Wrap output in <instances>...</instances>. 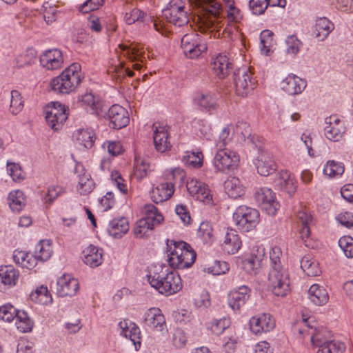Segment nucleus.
<instances>
[{
	"mask_svg": "<svg viewBox=\"0 0 353 353\" xmlns=\"http://www.w3.org/2000/svg\"><path fill=\"white\" fill-rule=\"evenodd\" d=\"M148 280L152 288L165 296L178 292L183 286L177 272L166 267H155L154 271L148 275Z\"/></svg>",
	"mask_w": 353,
	"mask_h": 353,
	"instance_id": "f257e3e1",
	"label": "nucleus"
},
{
	"mask_svg": "<svg viewBox=\"0 0 353 353\" xmlns=\"http://www.w3.org/2000/svg\"><path fill=\"white\" fill-rule=\"evenodd\" d=\"M168 261L176 269H185L191 267L196 258V253L190 244L174 240L167 241Z\"/></svg>",
	"mask_w": 353,
	"mask_h": 353,
	"instance_id": "f03ea898",
	"label": "nucleus"
},
{
	"mask_svg": "<svg viewBox=\"0 0 353 353\" xmlns=\"http://www.w3.org/2000/svg\"><path fill=\"white\" fill-rule=\"evenodd\" d=\"M83 78L84 74L81 65L79 63H73L59 76L52 79L50 87L54 92L69 94L80 85Z\"/></svg>",
	"mask_w": 353,
	"mask_h": 353,
	"instance_id": "7ed1b4c3",
	"label": "nucleus"
},
{
	"mask_svg": "<svg viewBox=\"0 0 353 353\" xmlns=\"http://www.w3.org/2000/svg\"><path fill=\"white\" fill-rule=\"evenodd\" d=\"M143 213L145 216L136 222L133 229L137 238L148 237L154 228L163 221V215L152 204H146L143 208Z\"/></svg>",
	"mask_w": 353,
	"mask_h": 353,
	"instance_id": "20e7f679",
	"label": "nucleus"
},
{
	"mask_svg": "<svg viewBox=\"0 0 353 353\" xmlns=\"http://www.w3.org/2000/svg\"><path fill=\"white\" fill-rule=\"evenodd\" d=\"M162 13L163 17L175 26L183 27L189 22L188 10L182 0H171Z\"/></svg>",
	"mask_w": 353,
	"mask_h": 353,
	"instance_id": "39448f33",
	"label": "nucleus"
},
{
	"mask_svg": "<svg viewBox=\"0 0 353 353\" xmlns=\"http://www.w3.org/2000/svg\"><path fill=\"white\" fill-rule=\"evenodd\" d=\"M232 217L236 228L243 232L252 230L259 222L258 210L246 205L239 206Z\"/></svg>",
	"mask_w": 353,
	"mask_h": 353,
	"instance_id": "423d86ee",
	"label": "nucleus"
},
{
	"mask_svg": "<svg viewBox=\"0 0 353 353\" xmlns=\"http://www.w3.org/2000/svg\"><path fill=\"white\" fill-rule=\"evenodd\" d=\"M181 43L185 56L190 59L198 58L207 50V46L201 36L195 32L185 34Z\"/></svg>",
	"mask_w": 353,
	"mask_h": 353,
	"instance_id": "0eeeda50",
	"label": "nucleus"
},
{
	"mask_svg": "<svg viewBox=\"0 0 353 353\" xmlns=\"http://www.w3.org/2000/svg\"><path fill=\"white\" fill-rule=\"evenodd\" d=\"M268 284L273 294L277 296H285L290 292V276L286 269L270 270Z\"/></svg>",
	"mask_w": 353,
	"mask_h": 353,
	"instance_id": "6e6552de",
	"label": "nucleus"
},
{
	"mask_svg": "<svg viewBox=\"0 0 353 353\" xmlns=\"http://www.w3.org/2000/svg\"><path fill=\"white\" fill-rule=\"evenodd\" d=\"M240 158L237 152L228 149L218 150L213 159L215 169L221 172L234 170L239 165Z\"/></svg>",
	"mask_w": 353,
	"mask_h": 353,
	"instance_id": "1a4fd4ad",
	"label": "nucleus"
},
{
	"mask_svg": "<svg viewBox=\"0 0 353 353\" xmlns=\"http://www.w3.org/2000/svg\"><path fill=\"white\" fill-rule=\"evenodd\" d=\"M46 120L48 125L54 130H59L68 119L64 105L59 102H52L45 108Z\"/></svg>",
	"mask_w": 353,
	"mask_h": 353,
	"instance_id": "9d476101",
	"label": "nucleus"
},
{
	"mask_svg": "<svg viewBox=\"0 0 353 353\" xmlns=\"http://www.w3.org/2000/svg\"><path fill=\"white\" fill-rule=\"evenodd\" d=\"M254 198L258 205L269 215H275L280 207L275 193L270 188H258L254 193Z\"/></svg>",
	"mask_w": 353,
	"mask_h": 353,
	"instance_id": "9b49d317",
	"label": "nucleus"
},
{
	"mask_svg": "<svg viewBox=\"0 0 353 353\" xmlns=\"http://www.w3.org/2000/svg\"><path fill=\"white\" fill-rule=\"evenodd\" d=\"M234 81L237 94L243 97H246L256 85V81L250 69L247 68L236 70L234 73Z\"/></svg>",
	"mask_w": 353,
	"mask_h": 353,
	"instance_id": "f8f14e48",
	"label": "nucleus"
},
{
	"mask_svg": "<svg viewBox=\"0 0 353 353\" xmlns=\"http://www.w3.org/2000/svg\"><path fill=\"white\" fill-rule=\"evenodd\" d=\"M222 250L228 254H234L242 246V241L238 232L230 228H227L220 239Z\"/></svg>",
	"mask_w": 353,
	"mask_h": 353,
	"instance_id": "ddd939ff",
	"label": "nucleus"
},
{
	"mask_svg": "<svg viewBox=\"0 0 353 353\" xmlns=\"http://www.w3.org/2000/svg\"><path fill=\"white\" fill-rule=\"evenodd\" d=\"M311 342L319 347L316 353H343L345 346L343 343L332 340L323 341L319 332L311 336Z\"/></svg>",
	"mask_w": 353,
	"mask_h": 353,
	"instance_id": "4468645a",
	"label": "nucleus"
},
{
	"mask_svg": "<svg viewBox=\"0 0 353 353\" xmlns=\"http://www.w3.org/2000/svg\"><path fill=\"white\" fill-rule=\"evenodd\" d=\"M107 117L111 127L117 130L125 127L130 122L128 111L117 104H114L109 108Z\"/></svg>",
	"mask_w": 353,
	"mask_h": 353,
	"instance_id": "2eb2a0df",
	"label": "nucleus"
},
{
	"mask_svg": "<svg viewBox=\"0 0 353 353\" xmlns=\"http://www.w3.org/2000/svg\"><path fill=\"white\" fill-rule=\"evenodd\" d=\"M327 126L325 128V137L332 141H339L345 132V127L336 115L325 119Z\"/></svg>",
	"mask_w": 353,
	"mask_h": 353,
	"instance_id": "dca6fc26",
	"label": "nucleus"
},
{
	"mask_svg": "<svg viewBox=\"0 0 353 353\" xmlns=\"http://www.w3.org/2000/svg\"><path fill=\"white\" fill-rule=\"evenodd\" d=\"M274 327L275 321L270 314L254 316L250 320V330L255 334L270 332Z\"/></svg>",
	"mask_w": 353,
	"mask_h": 353,
	"instance_id": "f3484780",
	"label": "nucleus"
},
{
	"mask_svg": "<svg viewBox=\"0 0 353 353\" xmlns=\"http://www.w3.org/2000/svg\"><path fill=\"white\" fill-rule=\"evenodd\" d=\"M143 323L145 325L154 330L161 332L167 330L165 316L158 307H151L146 311Z\"/></svg>",
	"mask_w": 353,
	"mask_h": 353,
	"instance_id": "a211bd4d",
	"label": "nucleus"
},
{
	"mask_svg": "<svg viewBox=\"0 0 353 353\" xmlns=\"http://www.w3.org/2000/svg\"><path fill=\"white\" fill-rule=\"evenodd\" d=\"M79 290L78 280L70 274H63L57 283V294L61 297L72 296Z\"/></svg>",
	"mask_w": 353,
	"mask_h": 353,
	"instance_id": "6ab92c4d",
	"label": "nucleus"
},
{
	"mask_svg": "<svg viewBox=\"0 0 353 353\" xmlns=\"http://www.w3.org/2000/svg\"><path fill=\"white\" fill-rule=\"evenodd\" d=\"M255 164L258 173L265 176L272 174L278 168V165L272 154L268 152H261L259 154Z\"/></svg>",
	"mask_w": 353,
	"mask_h": 353,
	"instance_id": "aec40b11",
	"label": "nucleus"
},
{
	"mask_svg": "<svg viewBox=\"0 0 353 353\" xmlns=\"http://www.w3.org/2000/svg\"><path fill=\"white\" fill-rule=\"evenodd\" d=\"M251 289L247 285H241L232 290L228 295V304L233 310H240L250 299Z\"/></svg>",
	"mask_w": 353,
	"mask_h": 353,
	"instance_id": "412c9836",
	"label": "nucleus"
},
{
	"mask_svg": "<svg viewBox=\"0 0 353 353\" xmlns=\"http://www.w3.org/2000/svg\"><path fill=\"white\" fill-rule=\"evenodd\" d=\"M41 65L48 70H57L62 67L63 57L62 52L58 49L46 50L40 57Z\"/></svg>",
	"mask_w": 353,
	"mask_h": 353,
	"instance_id": "4be33fe9",
	"label": "nucleus"
},
{
	"mask_svg": "<svg viewBox=\"0 0 353 353\" xmlns=\"http://www.w3.org/2000/svg\"><path fill=\"white\" fill-rule=\"evenodd\" d=\"M187 189L190 194L198 201L208 203L212 199L208 185L197 179L188 181Z\"/></svg>",
	"mask_w": 353,
	"mask_h": 353,
	"instance_id": "5701e85b",
	"label": "nucleus"
},
{
	"mask_svg": "<svg viewBox=\"0 0 353 353\" xmlns=\"http://www.w3.org/2000/svg\"><path fill=\"white\" fill-rule=\"evenodd\" d=\"M263 256V254L252 252L250 254L240 259L238 263L248 274L256 275L261 268Z\"/></svg>",
	"mask_w": 353,
	"mask_h": 353,
	"instance_id": "b1692460",
	"label": "nucleus"
},
{
	"mask_svg": "<svg viewBox=\"0 0 353 353\" xmlns=\"http://www.w3.org/2000/svg\"><path fill=\"white\" fill-rule=\"evenodd\" d=\"M211 69L213 73L220 79L227 77L232 69V64L225 54H219L212 59Z\"/></svg>",
	"mask_w": 353,
	"mask_h": 353,
	"instance_id": "393cba45",
	"label": "nucleus"
},
{
	"mask_svg": "<svg viewBox=\"0 0 353 353\" xmlns=\"http://www.w3.org/2000/svg\"><path fill=\"white\" fill-rule=\"evenodd\" d=\"M153 129L154 144L156 150L160 152H164L170 149L171 145L168 141V132L166 128L159 123H154Z\"/></svg>",
	"mask_w": 353,
	"mask_h": 353,
	"instance_id": "a878e982",
	"label": "nucleus"
},
{
	"mask_svg": "<svg viewBox=\"0 0 353 353\" xmlns=\"http://www.w3.org/2000/svg\"><path fill=\"white\" fill-rule=\"evenodd\" d=\"M75 173L78 174L77 190L79 193L84 195L90 193L94 188V183L90 174L85 171L83 165L80 163L76 165Z\"/></svg>",
	"mask_w": 353,
	"mask_h": 353,
	"instance_id": "bb28decb",
	"label": "nucleus"
},
{
	"mask_svg": "<svg viewBox=\"0 0 353 353\" xmlns=\"http://www.w3.org/2000/svg\"><path fill=\"white\" fill-rule=\"evenodd\" d=\"M174 192V183L164 182L152 188L150 192V197L153 202L159 203L168 200Z\"/></svg>",
	"mask_w": 353,
	"mask_h": 353,
	"instance_id": "cd10ccee",
	"label": "nucleus"
},
{
	"mask_svg": "<svg viewBox=\"0 0 353 353\" xmlns=\"http://www.w3.org/2000/svg\"><path fill=\"white\" fill-rule=\"evenodd\" d=\"M306 87V81L299 77L288 75L282 82V90L290 95H295L302 92Z\"/></svg>",
	"mask_w": 353,
	"mask_h": 353,
	"instance_id": "c85d7f7f",
	"label": "nucleus"
},
{
	"mask_svg": "<svg viewBox=\"0 0 353 353\" xmlns=\"http://www.w3.org/2000/svg\"><path fill=\"white\" fill-rule=\"evenodd\" d=\"M81 105L92 114H99L102 110L103 102L100 97L92 92H86L79 98Z\"/></svg>",
	"mask_w": 353,
	"mask_h": 353,
	"instance_id": "c756f323",
	"label": "nucleus"
},
{
	"mask_svg": "<svg viewBox=\"0 0 353 353\" xmlns=\"http://www.w3.org/2000/svg\"><path fill=\"white\" fill-rule=\"evenodd\" d=\"M276 185L281 190L286 192L290 195L296 191V181L294 176L288 170H281L278 173L276 180Z\"/></svg>",
	"mask_w": 353,
	"mask_h": 353,
	"instance_id": "7c9ffc66",
	"label": "nucleus"
},
{
	"mask_svg": "<svg viewBox=\"0 0 353 353\" xmlns=\"http://www.w3.org/2000/svg\"><path fill=\"white\" fill-rule=\"evenodd\" d=\"M120 327L121 328V334L126 338H129L134 345L135 350H138L141 347V331L139 327L134 323H130L128 325L125 321L119 323Z\"/></svg>",
	"mask_w": 353,
	"mask_h": 353,
	"instance_id": "2f4dec72",
	"label": "nucleus"
},
{
	"mask_svg": "<svg viewBox=\"0 0 353 353\" xmlns=\"http://www.w3.org/2000/svg\"><path fill=\"white\" fill-rule=\"evenodd\" d=\"M194 102L202 111H213L217 107L215 97L208 92H196L194 97Z\"/></svg>",
	"mask_w": 353,
	"mask_h": 353,
	"instance_id": "473e14b6",
	"label": "nucleus"
},
{
	"mask_svg": "<svg viewBox=\"0 0 353 353\" xmlns=\"http://www.w3.org/2000/svg\"><path fill=\"white\" fill-rule=\"evenodd\" d=\"M119 48L121 49L123 55L131 62H143L145 52L139 43H131L130 45L120 44Z\"/></svg>",
	"mask_w": 353,
	"mask_h": 353,
	"instance_id": "72a5a7b5",
	"label": "nucleus"
},
{
	"mask_svg": "<svg viewBox=\"0 0 353 353\" xmlns=\"http://www.w3.org/2000/svg\"><path fill=\"white\" fill-rule=\"evenodd\" d=\"M83 253L84 263L91 268L98 267L103 262V250L96 246L89 245Z\"/></svg>",
	"mask_w": 353,
	"mask_h": 353,
	"instance_id": "f704fd0d",
	"label": "nucleus"
},
{
	"mask_svg": "<svg viewBox=\"0 0 353 353\" xmlns=\"http://www.w3.org/2000/svg\"><path fill=\"white\" fill-rule=\"evenodd\" d=\"M74 141L77 144L85 148H91L95 141V134L92 130L79 129L73 134Z\"/></svg>",
	"mask_w": 353,
	"mask_h": 353,
	"instance_id": "c9c22d12",
	"label": "nucleus"
},
{
	"mask_svg": "<svg viewBox=\"0 0 353 353\" xmlns=\"http://www.w3.org/2000/svg\"><path fill=\"white\" fill-rule=\"evenodd\" d=\"M225 193L231 198L237 199L244 194V187L239 178L230 176L224 182Z\"/></svg>",
	"mask_w": 353,
	"mask_h": 353,
	"instance_id": "e433bc0d",
	"label": "nucleus"
},
{
	"mask_svg": "<svg viewBox=\"0 0 353 353\" xmlns=\"http://www.w3.org/2000/svg\"><path fill=\"white\" fill-rule=\"evenodd\" d=\"M14 263L23 268L31 270L34 268L37 262L34 255L22 250H14L13 252Z\"/></svg>",
	"mask_w": 353,
	"mask_h": 353,
	"instance_id": "4c0bfd02",
	"label": "nucleus"
},
{
	"mask_svg": "<svg viewBox=\"0 0 353 353\" xmlns=\"http://www.w3.org/2000/svg\"><path fill=\"white\" fill-rule=\"evenodd\" d=\"M310 301L316 305H323L329 300V295L326 289L319 284H313L308 290Z\"/></svg>",
	"mask_w": 353,
	"mask_h": 353,
	"instance_id": "58836bf2",
	"label": "nucleus"
},
{
	"mask_svg": "<svg viewBox=\"0 0 353 353\" xmlns=\"http://www.w3.org/2000/svg\"><path fill=\"white\" fill-rule=\"evenodd\" d=\"M334 28V24L327 18L321 17L316 21L314 34L319 41H323Z\"/></svg>",
	"mask_w": 353,
	"mask_h": 353,
	"instance_id": "ea45409f",
	"label": "nucleus"
},
{
	"mask_svg": "<svg viewBox=\"0 0 353 353\" xmlns=\"http://www.w3.org/2000/svg\"><path fill=\"white\" fill-rule=\"evenodd\" d=\"M129 223L127 219L122 217L112 220L108 228L109 234L114 238H121L129 230Z\"/></svg>",
	"mask_w": 353,
	"mask_h": 353,
	"instance_id": "a19ab883",
	"label": "nucleus"
},
{
	"mask_svg": "<svg viewBox=\"0 0 353 353\" xmlns=\"http://www.w3.org/2000/svg\"><path fill=\"white\" fill-rule=\"evenodd\" d=\"M0 278L5 285L14 286L19 278V272L12 265L0 267Z\"/></svg>",
	"mask_w": 353,
	"mask_h": 353,
	"instance_id": "79ce46f5",
	"label": "nucleus"
},
{
	"mask_svg": "<svg viewBox=\"0 0 353 353\" xmlns=\"http://www.w3.org/2000/svg\"><path fill=\"white\" fill-rule=\"evenodd\" d=\"M8 205L13 212H19L26 204V197L21 190L11 191L8 196Z\"/></svg>",
	"mask_w": 353,
	"mask_h": 353,
	"instance_id": "37998d69",
	"label": "nucleus"
},
{
	"mask_svg": "<svg viewBox=\"0 0 353 353\" xmlns=\"http://www.w3.org/2000/svg\"><path fill=\"white\" fill-rule=\"evenodd\" d=\"M296 216L299 222L301 224L300 230L301 237L303 240L309 238L310 235V225L313 221L312 215L306 209H303L297 212Z\"/></svg>",
	"mask_w": 353,
	"mask_h": 353,
	"instance_id": "c03bdc74",
	"label": "nucleus"
},
{
	"mask_svg": "<svg viewBox=\"0 0 353 353\" xmlns=\"http://www.w3.org/2000/svg\"><path fill=\"white\" fill-rule=\"evenodd\" d=\"M108 72L116 81H121L126 76L130 77L134 76V72L130 69L129 66L125 68L123 61H119L118 64L110 66Z\"/></svg>",
	"mask_w": 353,
	"mask_h": 353,
	"instance_id": "a18cd8bd",
	"label": "nucleus"
},
{
	"mask_svg": "<svg viewBox=\"0 0 353 353\" xmlns=\"http://www.w3.org/2000/svg\"><path fill=\"white\" fill-rule=\"evenodd\" d=\"M15 319L17 328L20 332L26 333L32 331L34 322L30 318L26 312L23 310H19Z\"/></svg>",
	"mask_w": 353,
	"mask_h": 353,
	"instance_id": "49530a36",
	"label": "nucleus"
},
{
	"mask_svg": "<svg viewBox=\"0 0 353 353\" xmlns=\"http://www.w3.org/2000/svg\"><path fill=\"white\" fill-rule=\"evenodd\" d=\"M301 268L310 276H315L321 273L319 263L310 256H304L301 261Z\"/></svg>",
	"mask_w": 353,
	"mask_h": 353,
	"instance_id": "de8ad7c7",
	"label": "nucleus"
},
{
	"mask_svg": "<svg viewBox=\"0 0 353 353\" xmlns=\"http://www.w3.org/2000/svg\"><path fill=\"white\" fill-rule=\"evenodd\" d=\"M52 252L51 243L48 240H41L36 246L34 257L37 261H46L50 258Z\"/></svg>",
	"mask_w": 353,
	"mask_h": 353,
	"instance_id": "09e8293b",
	"label": "nucleus"
},
{
	"mask_svg": "<svg viewBox=\"0 0 353 353\" xmlns=\"http://www.w3.org/2000/svg\"><path fill=\"white\" fill-rule=\"evenodd\" d=\"M182 161L191 168H199L203 165V154L201 152L187 151L183 157Z\"/></svg>",
	"mask_w": 353,
	"mask_h": 353,
	"instance_id": "8fccbe9b",
	"label": "nucleus"
},
{
	"mask_svg": "<svg viewBox=\"0 0 353 353\" xmlns=\"http://www.w3.org/2000/svg\"><path fill=\"white\" fill-rule=\"evenodd\" d=\"M30 299L40 304H48L52 301V298L48 288L44 285L37 288L34 292H32L30 294Z\"/></svg>",
	"mask_w": 353,
	"mask_h": 353,
	"instance_id": "3c124183",
	"label": "nucleus"
},
{
	"mask_svg": "<svg viewBox=\"0 0 353 353\" xmlns=\"http://www.w3.org/2000/svg\"><path fill=\"white\" fill-rule=\"evenodd\" d=\"M37 51L33 48H28L24 52L19 54L17 59V65L19 68L32 64L37 59Z\"/></svg>",
	"mask_w": 353,
	"mask_h": 353,
	"instance_id": "603ef678",
	"label": "nucleus"
},
{
	"mask_svg": "<svg viewBox=\"0 0 353 353\" xmlns=\"http://www.w3.org/2000/svg\"><path fill=\"white\" fill-rule=\"evenodd\" d=\"M150 163L143 158L136 157L134 159V174L139 179L147 176L149 172Z\"/></svg>",
	"mask_w": 353,
	"mask_h": 353,
	"instance_id": "864d4df0",
	"label": "nucleus"
},
{
	"mask_svg": "<svg viewBox=\"0 0 353 353\" xmlns=\"http://www.w3.org/2000/svg\"><path fill=\"white\" fill-rule=\"evenodd\" d=\"M24 101L18 90L11 91V99L9 110L12 114H17L23 108Z\"/></svg>",
	"mask_w": 353,
	"mask_h": 353,
	"instance_id": "5fc2aeb1",
	"label": "nucleus"
},
{
	"mask_svg": "<svg viewBox=\"0 0 353 353\" xmlns=\"http://www.w3.org/2000/svg\"><path fill=\"white\" fill-rule=\"evenodd\" d=\"M343 163L334 161H328L323 168V173L329 177L341 176L344 172Z\"/></svg>",
	"mask_w": 353,
	"mask_h": 353,
	"instance_id": "6e6d98bb",
	"label": "nucleus"
},
{
	"mask_svg": "<svg viewBox=\"0 0 353 353\" xmlns=\"http://www.w3.org/2000/svg\"><path fill=\"white\" fill-rule=\"evenodd\" d=\"M230 324V319L229 318L223 317L222 319H214L211 321L208 327L213 334L219 335L222 334L224 330L229 328Z\"/></svg>",
	"mask_w": 353,
	"mask_h": 353,
	"instance_id": "4d7b16f0",
	"label": "nucleus"
},
{
	"mask_svg": "<svg viewBox=\"0 0 353 353\" xmlns=\"http://www.w3.org/2000/svg\"><path fill=\"white\" fill-rule=\"evenodd\" d=\"M283 253L279 247H273L270 252V270H280L285 269L282 265L281 257Z\"/></svg>",
	"mask_w": 353,
	"mask_h": 353,
	"instance_id": "13d9d810",
	"label": "nucleus"
},
{
	"mask_svg": "<svg viewBox=\"0 0 353 353\" xmlns=\"http://www.w3.org/2000/svg\"><path fill=\"white\" fill-rule=\"evenodd\" d=\"M19 310L10 303L0 306V320L5 322H11L17 316Z\"/></svg>",
	"mask_w": 353,
	"mask_h": 353,
	"instance_id": "bf43d9fd",
	"label": "nucleus"
},
{
	"mask_svg": "<svg viewBox=\"0 0 353 353\" xmlns=\"http://www.w3.org/2000/svg\"><path fill=\"white\" fill-rule=\"evenodd\" d=\"M112 183L123 194H127L128 188L126 181L123 178L121 173L118 171H112L110 174Z\"/></svg>",
	"mask_w": 353,
	"mask_h": 353,
	"instance_id": "052dcab7",
	"label": "nucleus"
},
{
	"mask_svg": "<svg viewBox=\"0 0 353 353\" xmlns=\"http://www.w3.org/2000/svg\"><path fill=\"white\" fill-rule=\"evenodd\" d=\"M146 15L147 14L145 12L134 8L125 13L124 19L128 24L131 25L137 21H143Z\"/></svg>",
	"mask_w": 353,
	"mask_h": 353,
	"instance_id": "680f3d73",
	"label": "nucleus"
},
{
	"mask_svg": "<svg viewBox=\"0 0 353 353\" xmlns=\"http://www.w3.org/2000/svg\"><path fill=\"white\" fill-rule=\"evenodd\" d=\"M339 245L347 258H353V238L344 236L339 239Z\"/></svg>",
	"mask_w": 353,
	"mask_h": 353,
	"instance_id": "e2e57ef3",
	"label": "nucleus"
},
{
	"mask_svg": "<svg viewBox=\"0 0 353 353\" xmlns=\"http://www.w3.org/2000/svg\"><path fill=\"white\" fill-rule=\"evenodd\" d=\"M7 166L8 172L14 181L19 182L25 179L26 174L19 164L8 162Z\"/></svg>",
	"mask_w": 353,
	"mask_h": 353,
	"instance_id": "0e129e2a",
	"label": "nucleus"
},
{
	"mask_svg": "<svg viewBox=\"0 0 353 353\" xmlns=\"http://www.w3.org/2000/svg\"><path fill=\"white\" fill-rule=\"evenodd\" d=\"M41 10L44 20L48 24L52 23L56 21L57 11L56 8L49 2H44L42 5Z\"/></svg>",
	"mask_w": 353,
	"mask_h": 353,
	"instance_id": "69168bd1",
	"label": "nucleus"
},
{
	"mask_svg": "<svg viewBox=\"0 0 353 353\" xmlns=\"http://www.w3.org/2000/svg\"><path fill=\"white\" fill-rule=\"evenodd\" d=\"M232 135L230 134V129L225 127L221 132L218 139L216 141V146L218 150L227 149L225 147L231 142Z\"/></svg>",
	"mask_w": 353,
	"mask_h": 353,
	"instance_id": "338daca9",
	"label": "nucleus"
},
{
	"mask_svg": "<svg viewBox=\"0 0 353 353\" xmlns=\"http://www.w3.org/2000/svg\"><path fill=\"white\" fill-rule=\"evenodd\" d=\"M261 50L265 55H268L270 51V46L272 41V33L266 30L263 31L260 35Z\"/></svg>",
	"mask_w": 353,
	"mask_h": 353,
	"instance_id": "774afa93",
	"label": "nucleus"
}]
</instances>
